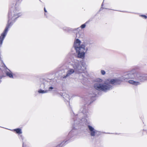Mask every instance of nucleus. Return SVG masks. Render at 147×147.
I'll return each mask as SVG.
<instances>
[{
  "instance_id": "obj_13",
  "label": "nucleus",
  "mask_w": 147,
  "mask_h": 147,
  "mask_svg": "<svg viewBox=\"0 0 147 147\" xmlns=\"http://www.w3.org/2000/svg\"><path fill=\"white\" fill-rule=\"evenodd\" d=\"M97 95V94L94 92L93 93L90 94H89V96L90 98V100L88 102V105H90L96 99V96Z\"/></svg>"
},
{
  "instance_id": "obj_4",
  "label": "nucleus",
  "mask_w": 147,
  "mask_h": 147,
  "mask_svg": "<svg viewBox=\"0 0 147 147\" xmlns=\"http://www.w3.org/2000/svg\"><path fill=\"white\" fill-rule=\"evenodd\" d=\"M138 73H141L140 72H136L135 69H133L129 72L127 74L121 78H117L122 79V80L121 82L127 81L129 79H133L134 80H130L128 81V82L132 85L137 86L140 84V82H144V81H140L137 78V74Z\"/></svg>"
},
{
  "instance_id": "obj_19",
  "label": "nucleus",
  "mask_w": 147,
  "mask_h": 147,
  "mask_svg": "<svg viewBox=\"0 0 147 147\" xmlns=\"http://www.w3.org/2000/svg\"><path fill=\"white\" fill-rule=\"evenodd\" d=\"M82 73L79 74V78L80 80L84 79L85 77L83 74H81Z\"/></svg>"
},
{
  "instance_id": "obj_35",
  "label": "nucleus",
  "mask_w": 147,
  "mask_h": 147,
  "mask_svg": "<svg viewBox=\"0 0 147 147\" xmlns=\"http://www.w3.org/2000/svg\"><path fill=\"white\" fill-rule=\"evenodd\" d=\"M23 144H24V143L23 142Z\"/></svg>"
},
{
  "instance_id": "obj_14",
  "label": "nucleus",
  "mask_w": 147,
  "mask_h": 147,
  "mask_svg": "<svg viewBox=\"0 0 147 147\" xmlns=\"http://www.w3.org/2000/svg\"><path fill=\"white\" fill-rule=\"evenodd\" d=\"M60 94L65 99V101L66 102V101L67 102L69 105V100L70 99L69 95L68 94H67L65 92L61 93Z\"/></svg>"
},
{
  "instance_id": "obj_7",
  "label": "nucleus",
  "mask_w": 147,
  "mask_h": 147,
  "mask_svg": "<svg viewBox=\"0 0 147 147\" xmlns=\"http://www.w3.org/2000/svg\"><path fill=\"white\" fill-rule=\"evenodd\" d=\"M56 80H55L54 79H47V80H46L45 82H42L40 85V88L42 89H45L46 85L47 83L48 82L49 83V84L51 86L54 85L55 84V82H56Z\"/></svg>"
},
{
  "instance_id": "obj_34",
  "label": "nucleus",
  "mask_w": 147,
  "mask_h": 147,
  "mask_svg": "<svg viewBox=\"0 0 147 147\" xmlns=\"http://www.w3.org/2000/svg\"><path fill=\"white\" fill-rule=\"evenodd\" d=\"M121 12H126L125 11H121Z\"/></svg>"
},
{
  "instance_id": "obj_18",
  "label": "nucleus",
  "mask_w": 147,
  "mask_h": 147,
  "mask_svg": "<svg viewBox=\"0 0 147 147\" xmlns=\"http://www.w3.org/2000/svg\"><path fill=\"white\" fill-rule=\"evenodd\" d=\"M44 89L40 88L38 91V92L39 94H44L47 93L48 92L47 90H44Z\"/></svg>"
},
{
  "instance_id": "obj_22",
  "label": "nucleus",
  "mask_w": 147,
  "mask_h": 147,
  "mask_svg": "<svg viewBox=\"0 0 147 147\" xmlns=\"http://www.w3.org/2000/svg\"><path fill=\"white\" fill-rule=\"evenodd\" d=\"M140 16L144 18L145 19H146L147 18V16L145 15H140Z\"/></svg>"
},
{
  "instance_id": "obj_23",
  "label": "nucleus",
  "mask_w": 147,
  "mask_h": 147,
  "mask_svg": "<svg viewBox=\"0 0 147 147\" xmlns=\"http://www.w3.org/2000/svg\"><path fill=\"white\" fill-rule=\"evenodd\" d=\"M101 74L103 75H105L106 73L105 71L103 70H101Z\"/></svg>"
},
{
  "instance_id": "obj_21",
  "label": "nucleus",
  "mask_w": 147,
  "mask_h": 147,
  "mask_svg": "<svg viewBox=\"0 0 147 147\" xmlns=\"http://www.w3.org/2000/svg\"><path fill=\"white\" fill-rule=\"evenodd\" d=\"M64 146H65L64 145V144H63V143L62 142L61 143L59 144H58V145H57L55 147H62Z\"/></svg>"
},
{
  "instance_id": "obj_28",
  "label": "nucleus",
  "mask_w": 147,
  "mask_h": 147,
  "mask_svg": "<svg viewBox=\"0 0 147 147\" xmlns=\"http://www.w3.org/2000/svg\"><path fill=\"white\" fill-rule=\"evenodd\" d=\"M104 9H105V8L104 7H101V8H100V9L99 11H101Z\"/></svg>"
},
{
  "instance_id": "obj_30",
  "label": "nucleus",
  "mask_w": 147,
  "mask_h": 147,
  "mask_svg": "<svg viewBox=\"0 0 147 147\" xmlns=\"http://www.w3.org/2000/svg\"><path fill=\"white\" fill-rule=\"evenodd\" d=\"M86 48H88V49H89L90 48V46H89L88 45V46H86Z\"/></svg>"
},
{
  "instance_id": "obj_20",
  "label": "nucleus",
  "mask_w": 147,
  "mask_h": 147,
  "mask_svg": "<svg viewBox=\"0 0 147 147\" xmlns=\"http://www.w3.org/2000/svg\"><path fill=\"white\" fill-rule=\"evenodd\" d=\"M88 22H86L85 23L83 24H82L80 27L82 28V29H84V28H85L86 26V24H87V23H88Z\"/></svg>"
},
{
  "instance_id": "obj_16",
  "label": "nucleus",
  "mask_w": 147,
  "mask_h": 147,
  "mask_svg": "<svg viewBox=\"0 0 147 147\" xmlns=\"http://www.w3.org/2000/svg\"><path fill=\"white\" fill-rule=\"evenodd\" d=\"M6 35L7 34L2 32L0 36V48L2 44L3 41Z\"/></svg>"
},
{
  "instance_id": "obj_9",
  "label": "nucleus",
  "mask_w": 147,
  "mask_h": 147,
  "mask_svg": "<svg viewBox=\"0 0 147 147\" xmlns=\"http://www.w3.org/2000/svg\"><path fill=\"white\" fill-rule=\"evenodd\" d=\"M137 78L140 81H145L147 80V73H138Z\"/></svg>"
},
{
  "instance_id": "obj_6",
  "label": "nucleus",
  "mask_w": 147,
  "mask_h": 147,
  "mask_svg": "<svg viewBox=\"0 0 147 147\" xmlns=\"http://www.w3.org/2000/svg\"><path fill=\"white\" fill-rule=\"evenodd\" d=\"M91 44L89 42H87L86 41H84L82 44L81 45V47H80V51L78 53V58L84 59L85 57V47L89 46H90Z\"/></svg>"
},
{
  "instance_id": "obj_17",
  "label": "nucleus",
  "mask_w": 147,
  "mask_h": 147,
  "mask_svg": "<svg viewBox=\"0 0 147 147\" xmlns=\"http://www.w3.org/2000/svg\"><path fill=\"white\" fill-rule=\"evenodd\" d=\"M13 130L14 131H15L16 134H21L22 133V129L20 128H17L14 129Z\"/></svg>"
},
{
  "instance_id": "obj_5",
  "label": "nucleus",
  "mask_w": 147,
  "mask_h": 147,
  "mask_svg": "<svg viewBox=\"0 0 147 147\" xmlns=\"http://www.w3.org/2000/svg\"><path fill=\"white\" fill-rule=\"evenodd\" d=\"M71 66L77 74L82 73L86 68V63L83 60L79 61L75 59L71 63Z\"/></svg>"
},
{
  "instance_id": "obj_1",
  "label": "nucleus",
  "mask_w": 147,
  "mask_h": 147,
  "mask_svg": "<svg viewBox=\"0 0 147 147\" xmlns=\"http://www.w3.org/2000/svg\"><path fill=\"white\" fill-rule=\"evenodd\" d=\"M70 114L74 123L71 130L65 137L64 140L62 141L64 146L67 144L72 138H74L80 131L84 130L86 126H87L86 130L91 137H98L103 133L110 134L97 130L89 125L87 119L89 117L88 108L85 105L82 106L80 108L78 114L75 115L72 110Z\"/></svg>"
},
{
  "instance_id": "obj_3",
  "label": "nucleus",
  "mask_w": 147,
  "mask_h": 147,
  "mask_svg": "<svg viewBox=\"0 0 147 147\" xmlns=\"http://www.w3.org/2000/svg\"><path fill=\"white\" fill-rule=\"evenodd\" d=\"M22 15L18 9L14 6L10 8L8 14V20L6 26L4 30L3 33L7 34L9 29L13 25L17 19Z\"/></svg>"
},
{
  "instance_id": "obj_11",
  "label": "nucleus",
  "mask_w": 147,
  "mask_h": 147,
  "mask_svg": "<svg viewBox=\"0 0 147 147\" xmlns=\"http://www.w3.org/2000/svg\"><path fill=\"white\" fill-rule=\"evenodd\" d=\"M3 67L4 68V71L5 73L6 76L10 78H13V75L12 72L4 64Z\"/></svg>"
},
{
  "instance_id": "obj_31",
  "label": "nucleus",
  "mask_w": 147,
  "mask_h": 147,
  "mask_svg": "<svg viewBox=\"0 0 147 147\" xmlns=\"http://www.w3.org/2000/svg\"><path fill=\"white\" fill-rule=\"evenodd\" d=\"M45 16L47 18V14H46V13H45Z\"/></svg>"
},
{
  "instance_id": "obj_2",
  "label": "nucleus",
  "mask_w": 147,
  "mask_h": 147,
  "mask_svg": "<svg viewBox=\"0 0 147 147\" xmlns=\"http://www.w3.org/2000/svg\"><path fill=\"white\" fill-rule=\"evenodd\" d=\"M122 80L121 78L108 79L103 83H102L103 80L100 78H97L96 79V82L94 84V87L96 90L107 92L113 89V86L120 84Z\"/></svg>"
},
{
  "instance_id": "obj_26",
  "label": "nucleus",
  "mask_w": 147,
  "mask_h": 147,
  "mask_svg": "<svg viewBox=\"0 0 147 147\" xmlns=\"http://www.w3.org/2000/svg\"><path fill=\"white\" fill-rule=\"evenodd\" d=\"M19 138L20 140L21 139L22 140H23L24 138L21 135L19 137Z\"/></svg>"
},
{
  "instance_id": "obj_25",
  "label": "nucleus",
  "mask_w": 147,
  "mask_h": 147,
  "mask_svg": "<svg viewBox=\"0 0 147 147\" xmlns=\"http://www.w3.org/2000/svg\"><path fill=\"white\" fill-rule=\"evenodd\" d=\"M53 88L52 86H50L49 88V90H51L53 89Z\"/></svg>"
},
{
  "instance_id": "obj_15",
  "label": "nucleus",
  "mask_w": 147,
  "mask_h": 147,
  "mask_svg": "<svg viewBox=\"0 0 147 147\" xmlns=\"http://www.w3.org/2000/svg\"><path fill=\"white\" fill-rule=\"evenodd\" d=\"M79 30V29L77 30L75 32L76 33V37L80 38H83L84 37V33L82 31L78 32V30Z\"/></svg>"
},
{
  "instance_id": "obj_32",
  "label": "nucleus",
  "mask_w": 147,
  "mask_h": 147,
  "mask_svg": "<svg viewBox=\"0 0 147 147\" xmlns=\"http://www.w3.org/2000/svg\"><path fill=\"white\" fill-rule=\"evenodd\" d=\"M103 3H102L101 4V7H102V6L103 5Z\"/></svg>"
},
{
  "instance_id": "obj_33",
  "label": "nucleus",
  "mask_w": 147,
  "mask_h": 147,
  "mask_svg": "<svg viewBox=\"0 0 147 147\" xmlns=\"http://www.w3.org/2000/svg\"><path fill=\"white\" fill-rule=\"evenodd\" d=\"M46 80H44V81H43V82H45V81H46Z\"/></svg>"
},
{
  "instance_id": "obj_29",
  "label": "nucleus",
  "mask_w": 147,
  "mask_h": 147,
  "mask_svg": "<svg viewBox=\"0 0 147 147\" xmlns=\"http://www.w3.org/2000/svg\"><path fill=\"white\" fill-rule=\"evenodd\" d=\"M44 11L45 13L47 12V11L45 7L44 8Z\"/></svg>"
},
{
  "instance_id": "obj_10",
  "label": "nucleus",
  "mask_w": 147,
  "mask_h": 147,
  "mask_svg": "<svg viewBox=\"0 0 147 147\" xmlns=\"http://www.w3.org/2000/svg\"><path fill=\"white\" fill-rule=\"evenodd\" d=\"M60 28L63 29L64 31L67 32H73L75 33L78 30L79 28H72L69 27H66L64 26H60Z\"/></svg>"
},
{
  "instance_id": "obj_12",
  "label": "nucleus",
  "mask_w": 147,
  "mask_h": 147,
  "mask_svg": "<svg viewBox=\"0 0 147 147\" xmlns=\"http://www.w3.org/2000/svg\"><path fill=\"white\" fill-rule=\"evenodd\" d=\"M75 72V71L74 69H70L67 71L66 74L64 75L63 76L61 77V78L62 80H64L67 78Z\"/></svg>"
},
{
  "instance_id": "obj_27",
  "label": "nucleus",
  "mask_w": 147,
  "mask_h": 147,
  "mask_svg": "<svg viewBox=\"0 0 147 147\" xmlns=\"http://www.w3.org/2000/svg\"><path fill=\"white\" fill-rule=\"evenodd\" d=\"M88 49H89L87 48H85V53L88 50Z\"/></svg>"
},
{
  "instance_id": "obj_8",
  "label": "nucleus",
  "mask_w": 147,
  "mask_h": 147,
  "mask_svg": "<svg viewBox=\"0 0 147 147\" xmlns=\"http://www.w3.org/2000/svg\"><path fill=\"white\" fill-rule=\"evenodd\" d=\"M81 41L78 38H76L74 41V49L76 50V52L77 53V57H78V53L79 52L80 49L81 47Z\"/></svg>"
},
{
  "instance_id": "obj_24",
  "label": "nucleus",
  "mask_w": 147,
  "mask_h": 147,
  "mask_svg": "<svg viewBox=\"0 0 147 147\" xmlns=\"http://www.w3.org/2000/svg\"><path fill=\"white\" fill-rule=\"evenodd\" d=\"M4 77H5V76H4V75H0V83L1 82V79L2 78Z\"/></svg>"
}]
</instances>
